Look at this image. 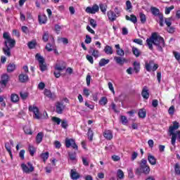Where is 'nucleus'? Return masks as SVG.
I'll use <instances>...</instances> for the list:
<instances>
[{"label":"nucleus","mask_w":180,"mask_h":180,"mask_svg":"<svg viewBox=\"0 0 180 180\" xmlns=\"http://www.w3.org/2000/svg\"><path fill=\"white\" fill-rule=\"evenodd\" d=\"M146 44L149 50H151V51L154 50V46H153H153H156L158 51L162 52V49L165 47V41L163 37L158 34V33L153 32L151 36L146 39Z\"/></svg>","instance_id":"obj_1"},{"label":"nucleus","mask_w":180,"mask_h":180,"mask_svg":"<svg viewBox=\"0 0 180 180\" xmlns=\"http://www.w3.org/2000/svg\"><path fill=\"white\" fill-rule=\"evenodd\" d=\"M150 166L147 165V160L142 159L140 162V166L136 169V175H141V174H150Z\"/></svg>","instance_id":"obj_2"},{"label":"nucleus","mask_w":180,"mask_h":180,"mask_svg":"<svg viewBox=\"0 0 180 180\" xmlns=\"http://www.w3.org/2000/svg\"><path fill=\"white\" fill-rule=\"evenodd\" d=\"M3 38L5 39L4 45L5 47H9L10 49H13L16 44V41L11 37L9 32H4Z\"/></svg>","instance_id":"obj_3"},{"label":"nucleus","mask_w":180,"mask_h":180,"mask_svg":"<svg viewBox=\"0 0 180 180\" xmlns=\"http://www.w3.org/2000/svg\"><path fill=\"white\" fill-rule=\"evenodd\" d=\"M179 129V123L177 122H174L173 126L169 127V133L172 136V145L175 146V143L176 141V134H175V130H178Z\"/></svg>","instance_id":"obj_4"},{"label":"nucleus","mask_w":180,"mask_h":180,"mask_svg":"<svg viewBox=\"0 0 180 180\" xmlns=\"http://www.w3.org/2000/svg\"><path fill=\"white\" fill-rule=\"evenodd\" d=\"M150 12L154 16H158L160 19V26H161V27H164V15H162V13H160V9L155 7H151Z\"/></svg>","instance_id":"obj_5"},{"label":"nucleus","mask_w":180,"mask_h":180,"mask_svg":"<svg viewBox=\"0 0 180 180\" xmlns=\"http://www.w3.org/2000/svg\"><path fill=\"white\" fill-rule=\"evenodd\" d=\"M36 60H37L39 65V68L42 72L44 71H46L47 70V65H46V63L44 62V58L40 55V53H37L35 56Z\"/></svg>","instance_id":"obj_6"},{"label":"nucleus","mask_w":180,"mask_h":180,"mask_svg":"<svg viewBox=\"0 0 180 180\" xmlns=\"http://www.w3.org/2000/svg\"><path fill=\"white\" fill-rule=\"evenodd\" d=\"M145 68L148 72H151V71H157L158 69V64L154 63V60H150L149 63L146 62L145 63Z\"/></svg>","instance_id":"obj_7"},{"label":"nucleus","mask_w":180,"mask_h":180,"mask_svg":"<svg viewBox=\"0 0 180 180\" xmlns=\"http://www.w3.org/2000/svg\"><path fill=\"white\" fill-rule=\"evenodd\" d=\"M27 165L25 163H22L21 165L22 172L25 174H30L31 172H33V171H34V167H33V165H32V163L30 162H27Z\"/></svg>","instance_id":"obj_8"},{"label":"nucleus","mask_w":180,"mask_h":180,"mask_svg":"<svg viewBox=\"0 0 180 180\" xmlns=\"http://www.w3.org/2000/svg\"><path fill=\"white\" fill-rule=\"evenodd\" d=\"M65 147L67 148H70V147H72L74 150H78V146L75 143V140L72 139H65Z\"/></svg>","instance_id":"obj_9"},{"label":"nucleus","mask_w":180,"mask_h":180,"mask_svg":"<svg viewBox=\"0 0 180 180\" xmlns=\"http://www.w3.org/2000/svg\"><path fill=\"white\" fill-rule=\"evenodd\" d=\"M29 110H30V112H33V113L34 115V117L35 119H37L38 120L39 119H41L40 112H39V108L37 107L30 105Z\"/></svg>","instance_id":"obj_10"},{"label":"nucleus","mask_w":180,"mask_h":180,"mask_svg":"<svg viewBox=\"0 0 180 180\" xmlns=\"http://www.w3.org/2000/svg\"><path fill=\"white\" fill-rule=\"evenodd\" d=\"M86 13H91V15H95L96 12H99V6L97 4L93 5L92 7H87L86 8Z\"/></svg>","instance_id":"obj_11"},{"label":"nucleus","mask_w":180,"mask_h":180,"mask_svg":"<svg viewBox=\"0 0 180 180\" xmlns=\"http://www.w3.org/2000/svg\"><path fill=\"white\" fill-rule=\"evenodd\" d=\"M8 81H9V76L6 74H4L1 76V79L0 80V84L2 88H5L6 86V84H8Z\"/></svg>","instance_id":"obj_12"},{"label":"nucleus","mask_w":180,"mask_h":180,"mask_svg":"<svg viewBox=\"0 0 180 180\" xmlns=\"http://www.w3.org/2000/svg\"><path fill=\"white\" fill-rule=\"evenodd\" d=\"M56 113H58V115H61L63 114V111L64 110L65 106L62 103L58 102L56 103Z\"/></svg>","instance_id":"obj_13"},{"label":"nucleus","mask_w":180,"mask_h":180,"mask_svg":"<svg viewBox=\"0 0 180 180\" xmlns=\"http://www.w3.org/2000/svg\"><path fill=\"white\" fill-rule=\"evenodd\" d=\"M114 60L117 64H119V65H123L124 63H127V60L124 58H122L121 56H115Z\"/></svg>","instance_id":"obj_14"},{"label":"nucleus","mask_w":180,"mask_h":180,"mask_svg":"<svg viewBox=\"0 0 180 180\" xmlns=\"http://www.w3.org/2000/svg\"><path fill=\"white\" fill-rule=\"evenodd\" d=\"M107 15L109 20H110L111 22H115V20L117 19V15H116V13H115V12H113L112 11H108Z\"/></svg>","instance_id":"obj_15"},{"label":"nucleus","mask_w":180,"mask_h":180,"mask_svg":"<svg viewBox=\"0 0 180 180\" xmlns=\"http://www.w3.org/2000/svg\"><path fill=\"white\" fill-rule=\"evenodd\" d=\"M142 97L143 99H148L150 98V93H148V88L145 86L141 92Z\"/></svg>","instance_id":"obj_16"},{"label":"nucleus","mask_w":180,"mask_h":180,"mask_svg":"<svg viewBox=\"0 0 180 180\" xmlns=\"http://www.w3.org/2000/svg\"><path fill=\"white\" fill-rule=\"evenodd\" d=\"M70 178H71V179H73V180L79 179V178H80L79 174H78V172H77L76 169H71Z\"/></svg>","instance_id":"obj_17"},{"label":"nucleus","mask_w":180,"mask_h":180,"mask_svg":"<svg viewBox=\"0 0 180 180\" xmlns=\"http://www.w3.org/2000/svg\"><path fill=\"white\" fill-rule=\"evenodd\" d=\"M19 81L20 82L25 83L29 81V76L25 73H21L19 76Z\"/></svg>","instance_id":"obj_18"},{"label":"nucleus","mask_w":180,"mask_h":180,"mask_svg":"<svg viewBox=\"0 0 180 180\" xmlns=\"http://www.w3.org/2000/svg\"><path fill=\"white\" fill-rule=\"evenodd\" d=\"M115 49H117L116 53L120 57H123L124 56V51L120 49V44H116L115 46Z\"/></svg>","instance_id":"obj_19"},{"label":"nucleus","mask_w":180,"mask_h":180,"mask_svg":"<svg viewBox=\"0 0 180 180\" xmlns=\"http://www.w3.org/2000/svg\"><path fill=\"white\" fill-rule=\"evenodd\" d=\"M103 136L107 140H112L113 139V134H112V131L110 130L105 131L103 133Z\"/></svg>","instance_id":"obj_20"},{"label":"nucleus","mask_w":180,"mask_h":180,"mask_svg":"<svg viewBox=\"0 0 180 180\" xmlns=\"http://www.w3.org/2000/svg\"><path fill=\"white\" fill-rule=\"evenodd\" d=\"M89 54H92L93 57L98 58L99 57V51L91 47L89 51Z\"/></svg>","instance_id":"obj_21"},{"label":"nucleus","mask_w":180,"mask_h":180,"mask_svg":"<svg viewBox=\"0 0 180 180\" xmlns=\"http://www.w3.org/2000/svg\"><path fill=\"white\" fill-rule=\"evenodd\" d=\"M148 160L151 165H155V164H157V159L155 158V157H154V155H148Z\"/></svg>","instance_id":"obj_22"},{"label":"nucleus","mask_w":180,"mask_h":180,"mask_svg":"<svg viewBox=\"0 0 180 180\" xmlns=\"http://www.w3.org/2000/svg\"><path fill=\"white\" fill-rule=\"evenodd\" d=\"M131 17H129V15H126L125 18L126 20H129L130 22H132V23H137V17H136V15H131Z\"/></svg>","instance_id":"obj_23"},{"label":"nucleus","mask_w":180,"mask_h":180,"mask_svg":"<svg viewBox=\"0 0 180 180\" xmlns=\"http://www.w3.org/2000/svg\"><path fill=\"white\" fill-rule=\"evenodd\" d=\"M43 137H44V134L43 132H39L36 136V141L37 144H40L41 141H43Z\"/></svg>","instance_id":"obj_24"},{"label":"nucleus","mask_w":180,"mask_h":180,"mask_svg":"<svg viewBox=\"0 0 180 180\" xmlns=\"http://www.w3.org/2000/svg\"><path fill=\"white\" fill-rule=\"evenodd\" d=\"M44 95L51 99H54L56 98L54 94L51 93V91L47 89L44 90Z\"/></svg>","instance_id":"obj_25"},{"label":"nucleus","mask_w":180,"mask_h":180,"mask_svg":"<svg viewBox=\"0 0 180 180\" xmlns=\"http://www.w3.org/2000/svg\"><path fill=\"white\" fill-rule=\"evenodd\" d=\"M104 51L105 54L111 55L113 54V48L112 46L107 45L104 48Z\"/></svg>","instance_id":"obj_26"},{"label":"nucleus","mask_w":180,"mask_h":180,"mask_svg":"<svg viewBox=\"0 0 180 180\" xmlns=\"http://www.w3.org/2000/svg\"><path fill=\"white\" fill-rule=\"evenodd\" d=\"M110 63V60L109 59H105V58H101L99 61V67H105L106 64H109Z\"/></svg>","instance_id":"obj_27"},{"label":"nucleus","mask_w":180,"mask_h":180,"mask_svg":"<svg viewBox=\"0 0 180 180\" xmlns=\"http://www.w3.org/2000/svg\"><path fill=\"white\" fill-rule=\"evenodd\" d=\"M68 157L70 161H75L77 160V153L75 152H68Z\"/></svg>","instance_id":"obj_28"},{"label":"nucleus","mask_w":180,"mask_h":180,"mask_svg":"<svg viewBox=\"0 0 180 180\" xmlns=\"http://www.w3.org/2000/svg\"><path fill=\"white\" fill-rule=\"evenodd\" d=\"M11 48H9V46H6V47L3 48V52L5 54V56H6L7 57H11Z\"/></svg>","instance_id":"obj_29"},{"label":"nucleus","mask_w":180,"mask_h":180,"mask_svg":"<svg viewBox=\"0 0 180 180\" xmlns=\"http://www.w3.org/2000/svg\"><path fill=\"white\" fill-rule=\"evenodd\" d=\"M132 53L136 57H140V56H141V52L140 50L134 46L132 47Z\"/></svg>","instance_id":"obj_30"},{"label":"nucleus","mask_w":180,"mask_h":180,"mask_svg":"<svg viewBox=\"0 0 180 180\" xmlns=\"http://www.w3.org/2000/svg\"><path fill=\"white\" fill-rule=\"evenodd\" d=\"M39 22V23L44 24L47 22V16L42 15L38 16Z\"/></svg>","instance_id":"obj_31"},{"label":"nucleus","mask_w":180,"mask_h":180,"mask_svg":"<svg viewBox=\"0 0 180 180\" xmlns=\"http://www.w3.org/2000/svg\"><path fill=\"white\" fill-rule=\"evenodd\" d=\"M134 70L136 74L140 72V63L137 61L134 62Z\"/></svg>","instance_id":"obj_32"},{"label":"nucleus","mask_w":180,"mask_h":180,"mask_svg":"<svg viewBox=\"0 0 180 180\" xmlns=\"http://www.w3.org/2000/svg\"><path fill=\"white\" fill-rule=\"evenodd\" d=\"M14 70H16V65L13 63H10L7 67V71L8 72H13Z\"/></svg>","instance_id":"obj_33"},{"label":"nucleus","mask_w":180,"mask_h":180,"mask_svg":"<svg viewBox=\"0 0 180 180\" xmlns=\"http://www.w3.org/2000/svg\"><path fill=\"white\" fill-rule=\"evenodd\" d=\"M99 8L101 11V12L105 15L106 14V10L108 9V6L105 4H99Z\"/></svg>","instance_id":"obj_34"},{"label":"nucleus","mask_w":180,"mask_h":180,"mask_svg":"<svg viewBox=\"0 0 180 180\" xmlns=\"http://www.w3.org/2000/svg\"><path fill=\"white\" fill-rule=\"evenodd\" d=\"M138 115H139V117L144 119V117H146V116L147 115V112L144 109H141V110H139Z\"/></svg>","instance_id":"obj_35"},{"label":"nucleus","mask_w":180,"mask_h":180,"mask_svg":"<svg viewBox=\"0 0 180 180\" xmlns=\"http://www.w3.org/2000/svg\"><path fill=\"white\" fill-rule=\"evenodd\" d=\"M11 102L16 103V102L19 101V96L18 94H13L11 96Z\"/></svg>","instance_id":"obj_36"},{"label":"nucleus","mask_w":180,"mask_h":180,"mask_svg":"<svg viewBox=\"0 0 180 180\" xmlns=\"http://www.w3.org/2000/svg\"><path fill=\"white\" fill-rule=\"evenodd\" d=\"M65 68H66L65 63H64L63 65L57 64L55 66V70H56V71H63V70H65Z\"/></svg>","instance_id":"obj_37"},{"label":"nucleus","mask_w":180,"mask_h":180,"mask_svg":"<svg viewBox=\"0 0 180 180\" xmlns=\"http://www.w3.org/2000/svg\"><path fill=\"white\" fill-rule=\"evenodd\" d=\"M117 176L119 179H123L124 178V173L122 169H118L117 171Z\"/></svg>","instance_id":"obj_38"},{"label":"nucleus","mask_w":180,"mask_h":180,"mask_svg":"<svg viewBox=\"0 0 180 180\" xmlns=\"http://www.w3.org/2000/svg\"><path fill=\"white\" fill-rule=\"evenodd\" d=\"M139 16H140L141 23L144 24L146 23V22H147V18L146 17V14L143 13H140Z\"/></svg>","instance_id":"obj_39"},{"label":"nucleus","mask_w":180,"mask_h":180,"mask_svg":"<svg viewBox=\"0 0 180 180\" xmlns=\"http://www.w3.org/2000/svg\"><path fill=\"white\" fill-rule=\"evenodd\" d=\"M87 136H88L89 140H90V141H92V140H94V131H92V129H91V128H89L88 130Z\"/></svg>","instance_id":"obj_40"},{"label":"nucleus","mask_w":180,"mask_h":180,"mask_svg":"<svg viewBox=\"0 0 180 180\" xmlns=\"http://www.w3.org/2000/svg\"><path fill=\"white\" fill-rule=\"evenodd\" d=\"M28 150L30 152V155L33 157L34 155V153H36V149L32 145H29Z\"/></svg>","instance_id":"obj_41"},{"label":"nucleus","mask_w":180,"mask_h":180,"mask_svg":"<svg viewBox=\"0 0 180 180\" xmlns=\"http://www.w3.org/2000/svg\"><path fill=\"white\" fill-rule=\"evenodd\" d=\"M5 147H6V150H7L8 153L10 154L11 157L12 158V148H11L9 143H6Z\"/></svg>","instance_id":"obj_42"},{"label":"nucleus","mask_w":180,"mask_h":180,"mask_svg":"<svg viewBox=\"0 0 180 180\" xmlns=\"http://www.w3.org/2000/svg\"><path fill=\"white\" fill-rule=\"evenodd\" d=\"M41 158L44 160V162H46L47 160L49 159V152H46L45 153H41L40 155Z\"/></svg>","instance_id":"obj_43"},{"label":"nucleus","mask_w":180,"mask_h":180,"mask_svg":"<svg viewBox=\"0 0 180 180\" xmlns=\"http://www.w3.org/2000/svg\"><path fill=\"white\" fill-rule=\"evenodd\" d=\"M49 32H44L42 37V40H44L45 43H47V41H49Z\"/></svg>","instance_id":"obj_44"},{"label":"nucleus","mask_w":180,"mask_h":180,"mask_svg":"<svg viewBox=\"0 0 180 180\" xmlns=\"http://www.w3.org/2000/svg\"><path fill=\"white\" fill-rule=\"evenodd\" d=\"M99 103L101 105L105 106L108 103V98L106 97H102L99 101Z\"/></svg>","instance_id":"obj_45"},{"label":"nucleus","mask_w":180,"mask_h":180,"mask_svg":"<svg viewBox=\"0 0 180 180\" xmlns=\"http://www.w3.org/2000/svg\"><path fill=\"white\" fill-rule=\"evenodd\" d=\"M165 23L167 25V27H169L172 25V19L171 18H165Z\"/></svg>","instance_id":"obj_46"},{"label":"nucleus","mask_w":180,"mask_h":180,"mask_svg":"<svg viewBox=\"0 0 180 180\" xmlns=\"http://www.w3.org/2000/svg\"><path fill=\"white\" fill-rule=\"evenodd\" d=\"M36 44H37L36 43V41H31L28 42L27 46L29 49H34V47H36Z\"/></svg>","instance_id":"obj_47"},{"label":"nucleus","mask_w":180,"mask_h":180,"mask_svg":"<svg viewBox=\"0 0 180 180\" xmlns=\"http://www.w3.org/2000/svg\"><path fill=\"white\" fill-rule=\"evenodd\" d=\"M174 171L176 175H180V166L179 163H176L174 166Z\"/></svg>","instance_id":"obj_48"},{"label":"nucleus","mask_w":180,"mask_h":180,"mask_svg":"<svg viewBox=\"0 0 180 180\" xmlns=\"http://www.w3.org/2000/svg\"><path fill=\"white\" fill-rule=\"evenodd\" d=\"M52 122H53V123H56L58 125L61 123V119L57 117H53Z\"/></svg>","instance_id":"obj_49"},{"label":"nucleus","mask_w":180,"mask_h":180,"mask_svg":"<svg viewBox=\"0 0 180 180\" xmlns=\"http://www.w3.org/2000/svg\"><path fill=\"white\" fill-rule=\"evenodd\" d=\"M89 23H90L91 26L94 29H95V27H96V26H97L96 21L95 20H94V18H91V19L89 20Z\"/></svg>","instance_id":"obj_50"},{"label":"nucleus","mask_w":180,"mask_h":180,"mask_svg":"<svg viewBox=\"0 0 180 180\" xmlns=\"http://www.w3.org/2000/svg\"><path fill=\"white\" fill-rule=\"evenodd\" d=\"M61 127H63V129H67V127H68V122H67V120H62Z\"/></svg>","instance_id":"obj_51"},{"label":"nucleus","mask_w":180,"mask_h":180,"mask_svg":"<svg viewBox=\"0 0 180 180\" xmlns=\"http://www.w3.org/2000/svg\"><path fill=\"white\" fill-rule=\"evenodd\" d=\"M174 6H171L170 7H166L165 8V14L166 15H169V13H171V11H172V9H174Z\"/></svg>","instance_id":"obj_52"},{"label":"nucleus","mask_w":180,"mask_h":180,"mask_svg":"<svg viewBox=\"0 0 180 180\" xmlns=\"http://www.w3.org/2000/svg\"><path fill=\"white\" fill-rule=\"evenodd\" d=\"M24 131L25 134H32V130L29 127H25Z\"/></svg>","instance_id":"obj_53"},{"label":"nucleus","mask_w":180,"mask_h":180,"mask_svg":"<svg viewBox=\"0 0 180 180\" xmlns=\"http://www.w3.org/2000/svg\"><path fill=\"white\" fill-rule=\"evenodd\" d=\"M92 38L89 35H86V39L84 41V43H86V44H90Z\"/></svg>","instance_id":"obj_54"},{"label":"nucleus","mask_w":180,"mask_h":180,"mask_svg":"<svg viewBox=\"0 0 180 180\" xmlns=\"http://www.w3.org/2000/svg\"><path fill=\"white\" fill-rule=\"evenodd\" d=\"M108 88L110 91H111V92H112V94L115 95V88L113 87V84L110 82H108Z\"/></svg>","instance_id":"obj_55"},{"label":"nucleus","mask_w":180,"mask_h":180,"mask_svg":"<svg viewBox=\"0 0 180 180\" xmlns=\"http://www.w3.org/2000/svg\"><path fill=\"white\" fill-rule=\"evenodd\" d=\"M45 49L47 51H53V45L51 44H47Z\"/></svg>","instance_id":"obj_56"},{"label":"nucleus","mask_w":180,"mask_h":180,"mask_svg":"<svg viewBox=\"0 0 180 180\" xmlns=\"http://www.w3.org/2000/svg\"><path fill=\"white\" fill-rule=\"evenodd\" d=\"M21 30L25 34H27V33H29V28L27 27H26V26H22L21 27Z\"/></svg>","instance_id":"obj_57"},{"label":"nucleus","mask_w":180,"mask_h":180,"mask_svg":"<svg viewBox=\"0 0 180 180\" xmlns=\"http://www.w3.org/2000/svg\"><path fill=\"white\" fill-rule=\"evenodd\" d=\"M20 96L22 98V99H26L27 96H29V94L26 92H20Z\"/></svg>","instance_id":"obj_58"},{"label":"nucleus","mask_w":180,"mask_h":180,"mask_svg":"<svg viewBox=\"0 0 180 180\" xmlns=\"http://www.w3.org/2000/svg\"><path fill=\"white\" fill-rule=\"evenodd\" d=\"M175 112V107L174 105H172L168 110L169 115H174Z\"/></svg>","instance_id":"obj_59"},{"label":"nucleus","mask_w":180,"mask_h":180,"mask_svg":"<svg viewBox=\"0 0 180 180\" xmlns=\"http://www.w3.org/2000/svg\"><path fill=\"white\" fill-rule=\"evenodd\" d=\"M134 43H136V44H139V46H143V40L140 39H134Z\"/></svg>","instance_id":"obj_60"},{"label":"nucleus","mask_w":180,"mask_h":180,"mask_svg":"<svg viewBox=\"0 0 180 180\" xmlns=\"http://www.w3.org/2000/svg\"><path fill=\"white\" fill-rule=\"evenodd\" d=\"M86 58L89 61L91 64H94V58L92 56L86 55Z\"/></svg>","instance_id":"obj_61"},{"label":"nucleus","mask_w":180,"mask_h":180,"mask_svg":"<svg viewBox=\"0 0 180 180\" xmlns=\"http://www.w3.org/2000/svg\"><path fill=\"white\" fill-rule=\"evenodd\" d=\"M167 30L169 33H174L175 32V27H171L170 25L169 27H167Z\"/></svg>","instance_id":"obj_62"},{"label":"nucleus","mask_w":180,"mask_h":180,"mask_svg":"<svg viewBox=\"0 0 180 180\" xmlns=\"http://www.w3.org/2000/svg\"><path fill=\"white\" fill-rule=\"evenodd\" d=\"M83 94H84V95H85V96H86V98H88V96H89V95H90L89 89L84 88L83 90Z\"/></svg>","instance_id":"obj_63"},{"label":"nucleus","mask_w":180,"mask_h":180,"mask_svg":"<svg viewBox=\"0 0 180 180\" xmlns=\"http://www.w3.org/2000/svg\"><path fill=\"white\" fill-rule=\"evenodd\" d=\"M174 57L177 61L180 63V53L178 52H174Z\"/></svg>","instance_id":"obj_64"}]
</instances>
